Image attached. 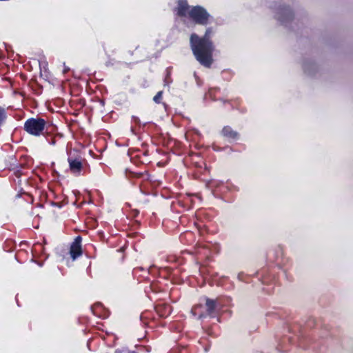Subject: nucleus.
I'll list each match as a JSON object with an SVG mask.
<instances>
[{
	"label": "nucleus",
	"mask_w": 353,
	"mask_h": 353,
	"mask_svg": "<svg viewBox=\"0 0 353 353\" xmlns=\"http://www.w3.org/2000/svg\"><path fill=\"white\" fill-rule=\"evenodd\" d=\"M177 14L181 17H189L196 23L204 25L207 23L209 14L200 6L190 8L186 0H179L178 2Z\"/></svg>",
	"instance_id": "nucleus-2"
},
{
	"label": "nucleus",
	"mask_w": 353,
	"mask_h": 353,
	"mask_svg": "<svg viewBox=\"0 0 353 353\" xmlns=\"http://www.w3.org/2000/svg\"><path fill=\"white\" fill-rule=\"evenodd\" d=\"M6 118V113L3 108H0V125Z\"/></svg>",
	"instance_id": "nucleus-10"
},
{
	"label": "nucleus",
	"mask_w": 353,
	"mask_h": 353,
	"mask_svg": "<svg viewBox=\"0 0 353 353\" xmlns=\"http://www.w3.org/2000/svg\"><path fill=\"white\" fill-rule=\"evenodd\" d=\"M162 96H163V92L162 91L158 92L157 94L154 97L153 101L157 103H161V99H162Z\"/></svg>",
	"instance_id": "nucleus-8"
},
{
	"label": "nucleus",
	"mask_w": 353,
	"mask_h": 353,
	"mask_svg": "<svg viewBox=\"0 0 353 353\" xmlns=\"http://www.w3.org/2000/svg\"><path fill=\"white\" fill-rule=\"evenodd\" d=\"M223 134L225 137L231 138V139H235L237 137V133L232 130L230 128H224L223 129Z\"/></svg>",
	"instance_id": "nucleus-7"
},
{
	"label": "nucleus",
	"mask_w": 353,
	"mask_h": 353,
	"mask_svg": "<svg viewBox=\"0 0 353 353\" xmlns=\"http://www.w3.org/2000/svg\"><path fill=\"white\" fill-rule=\"evenodd\" d=\"M68 70H69L68 68H65V69L64 70V72H66V71H68Z\"/></svg>",
	"instance_id": "nucleus-11"
},
{
	"label": "nucleus",
	"mask_w": 353,
	"mask_h": 353,
	"mask_svg": "<svg viewBox=\"0 0 353 353\" xmlns=\"http://www.w3.org/2000/svg\"><path fill=\"white\" fill-rule=\"evenodd\" d=\"M211 31L208 30L203 38H199L196 34L190 37L191 48L196 60L205 67H210L212 63V52L214 47L209 40Z\"/></svg>",
	"instance_id": "nucleus-1"
},
{
	"label": "nucleus",
	"mask_w": 353,
	"mask_h": 353,
	"mask_svg": "<svg viewBox=\"0 0 353 353\" xmlns=\"http://www.w3.org/2000/svg\"><path fill=\"white\" fill-rule=\"evenodd\" d=\"M81 237L78 236L71 245L70 253L73 260L81 255Z\"/></svg>",
	"instance_id": "nucleus-4"
},
{
	"label": "nucleus",
	"mask_w": 353,
	"mask_h": 353,
	"mask_svg": "<svg viewBox=\"0 0 353 353\" xmlns=\"http://www.w3.org/2000/svg\"><path fill=\"white\" fill-rule=\"evenodd\" d=\"M199 307L200 306L198 305V306H196V307H193L192 310V312L194 315H197L198 314L199 315V319H201V318L204 317L205 315L203 313L198 314L197 308Z\"/></svg>",
	"instance_id": "nucleus-9"
},
{
	"label": "nucleus",
	"mask_w": 353,
	"mask_h": 353,
	"mask_svg": "<svg viewBox=\"0 0 353 353\" xmlns=\"http://www.w3.org/2000/svg\"><path fill=\"white\" fill-rule=\"evenodd\" d=\"M68 163L70 170L73 174H78L80 173L82 169V163L80 160L68 158Z\"/></svg>",
	"instance_id": "nucleus-5"
},
{
	"label": "nucleus",
	"mask_w": 353,
	"mask_h": 353,
	"mask_svg": "<svg viewBox=\"0 0 353 353\" xmlns=\"http://www.w3.org/2000/svg\"><path fill=\"white\" fill-rule=\"evenodd\" d=\"M205 305L208 314L212 315L215 311L216 302L215 300L205 298Z\"/></svg>",
	"instance_id": "nucleus-6"
},
{
	"label": "nucleus",
	"mask_w": 353,
	"mask_h": 353,
	"mask_svg": "<svg viewBox=\"0 0 353 353\" xmlns=\"http://www.w3.org/2000/svg\"><path fill=\"white\" fill-rule=\"evenodd\" d=\"M46 124L45 120L43 119L31 118L25 122L24 130L30 134L39 136L42 134Z\"/></svg>",
	"instance_id": "nucleus-3"
}]
</instances>
